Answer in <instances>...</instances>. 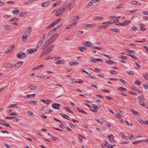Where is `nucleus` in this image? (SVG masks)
I'll return each mask as SVG.
<instances>
[{"instance_id": "nucleus-50", "label": "nucleus", "mask_w": 148, "mask_h": 148, "mask_svg": "<svg viewBox=\"0 0 148 148\" xmlns=\"http://www.w3.org/2000/svg\"><path fill=\"white\" fill-rule=\"evenodd\" d=\"M102 18H104L103 17H97L95 18H94V20H101Z\"/></svg>"}, {"instance_id": "nucleus-7", "label": "nucleus", "mask_w": 148, "mask_h": 148, "mask_svg": "<svg viewBox=\"0 0 148 148\" xmlns=\"http://www.w3.org/2000/svg\"><path fill=\"white\" fill-rule=\"evenodd\" d=\"M130 21H124L123 22L121 23H116L115 25L118 26L121 25V26H124L128 24Z\"/></svg>"}, {"instance_id": "nucleus-44", "label": "nucleus", "mask_w": 148, "mask_h": 148, "mask_svg": "<svg viewBox=\"0 0 148 148\" xmlns=\"http://www.w3.org/2000/svg\"><path fill=\"white\" fill-rule=\"evenodd\" d=\"M138 3L137 1H132L131 2V4L132 5H136Z\"/></svg>"}, {"instance_id": "nucleus-16", "label": "nucleus", "mask_w": 148, "mask_h": 148, "mask_svg": "<svg viewBox=\"0 0 148 148\" xmlns=\"http://www.w3.org/2000/svg\"><path fill=\"white\" fill-rule=\"evenodd\" d=\"M28 88H30V89L32 90H35L37 89V87L35 86L32 85H30L28 87Z\"/></svg>"}, {"instance_id": "nucleus-46", "label": "nucleus", "mask_w": 148, "mask_h": 148, "mask_svg": "<svg viewBox=\"0 0 148 148\" xmlns=\"http://www.w3.org/2000/svg\"><path fill=\"white\" fill-rule=\"evenodd\" d=\"M29 103L31 104H36L37 103V101H31L29 102Z\"/></svg>"}, {"instance_id": "nucleus-55", "label": "nucleus", "mask_w": 148, "mask_h": 148, "mask_svg": "<svg viewBox=\"0 0 148 148\" xmlns=\"http://www.w3.org/2000/svg\"><path fill=\"white\" fill-rule=\"evenodd\" d=\"M43 41H42L41 40H40V41H39L38 42V45L39 46H41V45H42V43L43 42Z\"/></svg>"}, {"instance_id": "nucleus-24", "label": "nucleus", "mask_w": 148, "mask_h": 148, "mask_svg": "<svg viewBox=\"0 0 148 148\" xmlns=\"http://www.w3.org/2000/svg\"><path fill=\"white\" fill-rule=\"evenodd\" d=\"M84 26L86 27H93L94 26V25L92 24H86V25H84Z\"/></svg>"}, {"instance_id": "nucleus-39", "label": "nucleus", "mask_w": 148, "mask_h": 148, "mask_svg": "<svg viewBox=\"0 0 148 148\" xmlns=\"http://www.w3.org/2000/svg\"><path fill=\"white\" fill-rule=\"evenodd\" d=\"M69 124L71 128H75V125L73 124L72 123L70 122L69 123Z\"/></svg>"}, {"instance_id": "nucleus-33", "label": "nucleus", "mask_w": 148, "mask_h": 148, "mask_svg": "<svg viewBox=\"0 0 148 148\" xmlns=\"http://www.w3.org/2000/svg\"><path fill=\"white\" fill-rule=\"evenodd\" d=\"M77 109L79 111L82 113H85V114H87V113L84 111H83L82 109H80V108H79L78 107H77Z\"/></svg>"}, {"instance_id": "nucleus-18", "label": "nucleus", "mask_w": 148, "mask_h": 148, "mask_svg": "<svg viewBox=\"0 0 148 148\" xmlns=\"http://www.w3.org/2000/svg\"><path fill=\"white\" fill-rule=\"evenodd\" d=\"M60 115L62 116V117L64 119H66L67 120H69V117L67 115L64 114L62 113H60Z\"/></svg>"}, {"instance_id": "nucleus-60", "label": "nucleus", "mask_w": 148, "mask_h": 148, "mask_svg": "<svg viewBox=\"0 0 148 148\" xmlns=\"http://www.w3.org/2000/svg\"><path fill=\"white\" fill-rule=\"evenodd\" d=\"M89 75L88 76V77L91 78L92 79H95L96 78V77L94 76H92L89 73L88 74Z\"/></svg>"}, {"instance_id": "nucleus-42", "label": "nucleus", "mask_w": 148, "mask_h": 148, "mask_svg": "<svg viewBox=\"0 0 148 148\" xmlns=\"http://www.w3.org/2000/svg\"><path fill=\"white\" fill-rule=\"evenodd\" d=\"M36 96V94H33L31 95H27V96L28 97H34Z\"/></svg>"}, {"instance_id": "nucleus-25", "label": "nucleus", "mask_w": 148, "mask_h": 148, "mask_svg": "<svg viewBox=\"0 0 148 148\" xmlns=\"http://www.w3.org/2000/svg\"><path fill=\"white\" fill-rule=\"evenodd\" d=\"M111 30L112 31L116 32L117 33L119 32H120V30L119 29L117 28H113V29H111Z\"/></svg>"}, {"instance_id": "nucleus-22", "label": "nucleus", "mask_w": 148, "mask_h": 148, "mask_svg": "<svg viewBox=\"0 0 148 148\" xmlns=\"http://www.w3.org/2000/svg\"><path fill=\"white\" fill-rule=\"evenodd\" d=\"M55 63L57 64H63L64 63V61L62 60H60L58 61H57Z\"/></svg>"}, {"instance_id": "nucleus-30", "label": "nucleus", "mask_w": 148, "mask_h": 148, "mask_svg": "<svg viewBox=\"0 0 148 148\" xmlns=\"http://www.w3.org/2000/svg\"><path fill=\"white\" fill-rule=\"evenodd\" d=\"M143 139L141 140H136L133 142L132 143L133 144H137L138 143H139L140 142H143Z\"/></svg>"}, {"instance_id": "nucleus-9", "label": "nucleus", "mask_w": 148, "mask_h": 148, "mask_svg": "<svg viewBox=\"0 0 148 148\" xmlns=\"http://www.w3.org/2000/svg\"><path fill=\"white\" fill-rule=\"evenodd\" d=\"M60 104L59 103H54L52 104V107L55 109H58L59 108Z\"/></svg>"}, {"instance_id": "nucleus-19", "label": "nucleus", "mask_w": 148, "mask_h": 148, "mask_svg": "<svg viewBox=\"0 0 148 148\" xmlns=\"http://www.w3.org/2000/svg\"><path fill=\"white\" fill-rule=\"evenodd\" d=\"M105 62L107 64H108L110 65H111L112 64H114L116 63L114 61L111 60L106 61H105Z\"/></svg>"}, {"instance_id": "nucleus-43", "label": "nucleus", "mask_w": 148, "mask_h": 148, "mask_svg": "<svg viewBox=\"0 0 148 148\" xmlns=\"http://www.w3.org/2000/svg\"><path fill=\"white\" fill-rule=\"evenodd\" d=\"M118 89L120 90V91H123L124 90H127L126 88H124L122 87H120L118 88Z\"/></svg>"}, {"instance_id": "nucleus-3", "label": "nucleus", "mask_w": 148, "mask_h": 148, "mask_svg": "<svg viewBox=\"0 0 148 148\" xmlns=\"http://www.w3.org/2000/svg\"><path fill=\"white\" fill-rule=\"evenodd\" d=\"M75 1H71V3H67L64 6L62 7H64L66 8V9H68L67 8L69 7L70 8L69 10H70L74 6Z\"/></svg>"}, {"instance_id": "nucleus-21", "label": "nucleus", "mask_w": 148, "mask_h": 148, "mask_svg": "<svg viewBox=\"0 0 148 148\" xmlns=\"http://www.w3.org/2000/svg\"><path fill=\"white\" fill-rule=\"evenodd\" d=\"M78 49L79 50L82 51H83L84 50H86L87 49V47H84L83 46L79 47H78Z\"/></svg>"}, {"instance_id": "nucleus-27", "label": "nucleus", "mask_w": 148, "mask_h": 148, "mask_svg": "<svg viewBox=\"0 0 148 148\" xmlns=\"http://www.w3.org/2000/svg\"><path fill=\"white\" fill-rule=\"evenodd\" d=\"M55 24L53 22L51 24H50L49 26H47V29H49V28L52 27H53L54 25Z\"/></svg>"}, {"instance_id": "nucleus-36", "label": "nucleus", "mask_w": 148, "mask_h": 148, "mask_svg": "<svg viewBox=\"0 0 148 148\" xmlns=\"http://www.w3.org/2000/svg\"><path fill=\"white\" fill-rule=\"evenodd\" d=\"M109 73L113 74H117V72L115 71L110 70L109 71Z\"/></svg>"}, {"instance_id": "nucleus-4", "label": "nucleus", "mask_w": 148, "mask_h": 148, "mask_svg": "<svg viewBox=\"0 0 148 148\" xmlns=\"http://www.w3.org/2000/svg\"><path fill=\"white\" fill-rule=\"evenodd\" d=\"M27 54L22 52L19 53L17 55V57L19 58H25Z\"/></svg>"}, {"instance_id": "nucleus-32", "label": "nucleus", "mask_w": 148, "mask_h": 148, "mask_svg": "<svg viewBox=\"0 0 148 148\" xmlns=\"http://www.w3.org/2000/svg\"><path fill=\"white\" fill-rule=\"evenodd\" d=\"M28 36H26V35H24V34L22 36V37L23 41V42H25L27 39V37Z\"/></svg>"}, {"instance_id": "nucleus-15", "label": "nucleus", "mask_w": 148, "mask_h": 148, "mask_svg": "<svg viewBox=\"0 0 148 148\" xmlns=\"http://www.w3.org/2000/svg\"><path fill=\"white\" fill-rule=\"evenodd\" d=\"M14 45H13L11 46L10 49H8V51H5V53H8L11 52L14 49L15 47Z\"/></svg>"}, {"instance_id": "nucleus-58", "label": "nucleus", "mask_w": 148, "mask_h": 148, "mask_svg": "<svg viewBox=\"0 0 148 148\" xmlns=\"http://www.w3.org/2000/svg\"><path fill=\"white\" fill-rule=\"evenodd\" d=\"M136 90L138 93L140 94H141L143 93V92L142 91L140 90L139 89H136Z\"/></svg>"}, {"instance_id": "nucleus-35", "label": "nucleus", "mask_w": 148, "mask_h": 148, "mask_svg": "<svg viewBox=\"0 0 148 148\" xmlns=\"http://www.w3.org/2000/svg\"><path fill=\"white\" fill-rule=\"evenodd\" d=\"M33 52V49H29L27 51V53L28 54L32 53Z\"/></svg>"}, {"instance_id": "nucleus-11", "label": "nucleus", "mask_w": 148, "mask_h": 148, "mask_svg": "<svg viewBox=\"0 0 148 148\" xmlns=\"http://www.w3.org/2000/svg\"><path fill=\"white\" fill-rule=\"evenodd\" d=\"M23 63V61L19 62L16 63L15 65H14V67H15V68L19 67L21 66Z\"/></svg>"}, {"instance_id": "nucleus-37", "label": "nucleus", "mask_w": 148, "mask_h": 148, "mask_svg": "<svg viewBox=\"0 0 148 148\" xmlns=\"http://www.w3.org/2000/svg\"><path fill=\"white\" fill-rule=\"evenodd\" d=\"M124 4V3H122L120 5H119L116 7V8L119 9L120 8H123V7Z\"/></svg>"}, {"instance_id": "nucleus-49", "label": "nucleus", "mask_w": 148, "mask_h": 148, "mask_svg": "<svg viewBox=\"0 0 148 148\" xmlns=\"http://www.w3.org/2000/svg\"><path fill=\"white\" fill-rule=\"evenodd\" d=\"M107 27V26L106 25H103V26H99L98 27V28L99 29H100L101 28H106V27Z\"/></svg>"}, {"instance_id": "nucleus-26", "label": "nucleus", "mask_w": 148, "mask_h": 148, "mask_svg": "<svg viewBox=\"0 0 148 148\" xmlns=\"http://www.w3.org/2000/svg\"><path fill=\"white\" fill-rule=\"evenodd\" d=\"M143 76L144 77L145 79L146 80H148V74L146 73V74H143Z\"/></svg>"}, {"instance_id": "nucleus-28", "label": "nucleus", "mask_w": 148, "mask_h": 148, "mask_svg": "<svg viewBox=\"0 0 148 148\" xmlns=\"http://www.w3.org/2000/svg\"><path fill=\"white\" fill-rule=\"evenodd\" d=\"M27 14V13L26 12H22L20 13L19 14V15L21 16H23L24 17L26 14Z\"/></svg>"}, {"instance_id": "nucleus-59", "label": "nucleus", "mask_w": 148, "mask_h": 148, "mask_svg": "<svg viewBox=\"0 0 148 148\" xmlns=\"http://www.w3.org/2000/svg\"><path fill=\"white\" fill-rule=\"evenodd\" d=\"M117 113L118 114H121V113L122 114L123 113V112L120 110L119 109H118L117 110H116Z\"/></svg>"}, {"instance_id": "nucleus-14", "label": "nucleus", "mask_w": 148, "mask_h": 148, "mask_svg": "<svg viewBox=\"0 0 148 148\" xmlns=\"http://www.w3.org/2000/svg\"><path fill=\"white\" fill-rule=\"evenodd\" d=\"M86 43L87 47H92L94 46L93 44L91 42L89 41L86 42Z\"/></svg>"}, {"instance_id": "nucleus-40", "label": "nucleus", "mask_w": 148, "mask_h": 148, "mask_svg": "<svg viewBox=\"0 0 148 148\" xmlns=\"http://www.w3.org/2000/svg\"><path fill=\"white\" fill-rule=\"evenodd\" d=\"M107 137L110 140H111L112 139L114 138V136L112 135H108Z\"/></svg>"}, {"instance_id": "nucleus-41", "label": "nucleus", "mask_w": 148, "mask_h": 148, "mask_svg": "<svg viewBox=\"0 0 148 148\" xmlns=\"http://www.w3.org/2000/svg\"><path fill=\"white\" fill-rule=\"evenodd\" d=\"M62 1H59L55 3L53 5V6H55L59 5L60 3H61Z\"/></svg>"}, {"instance_id": "nucleus-2", "label": "nucleus", "mask_w": 148, "mask_h": 148, "mask_svg": "<svg viewBox=\"0 0 148 148\" xmlns=\"http://www.w3.org/2000/svg\"><path fill=\"white\" fill-rule=\"evenodd\" d=\"M50 40L51 39L49 38L45 41L42 47V50L45 49L47 47L50 46L52 44L53 42H52V41Z\"/></svg>"}, {"instance_id": "nucleus-34", "label": "nucleus", "mask_w": 148, "mask_h": 148, "mask_svg": "<svg viewBox=\"0 0 148 148\" xmlns=\"http://www.w3.org/2000/svg\"><path fill=\"white\" fill-rule=\"evenodd\" d=\"M64 108L67 110V111L69 112L70 113L73 114V112L72 110H71L70 108L69 107H65Z\"/></svg>"}, {"instance_id": "nucleus-12", "label": "nucleus", "mask_w": 148, "mask_h": 148, "mask_svg": "<svg viewBox=\"0 0 148 148\" xmlns=\"http://www.w3.org/2000/svg\"><path fill=\"white\" fill-rule=\"evenodd\" d=\"M67 10V9H66V8L64 7H62V8H61L58 10V12H60L61 13V14H63Z\"/></svg>"}, {"instance_id": "nucleus-13", "label": "nucleus", "mask_w": 148, "mask_h": 148, "mask_svg": "<svg viewBox=\"0 0 148 148\" xmlns=\"http://www.w3.org/2000/svg\"><path fill=\"white\" fill-rule=\"evenodd\" d=\"M93 1V2H90V3H89L87 5H86L85 8L86 9H87V8H89L92 5L93 3H95L96 2H97L98 1Z\"/></svg>"}, {"instance_id": "nucleus-45", "label": "nucleus", "mask_w": 148, "mask_h": 148, "mask_svg": "<svg viewBox=\"0 0 148 148\" xmlns=\"http://www.w3.org/2000/svg\"><path fill=\"white\" fill-rule=\"evenodd\" d=\"M4 28L5 29V30H7L8 29H10L9 28V26L8 25H5L4 26Z\"/></svg>"}, {"instance_id": "nucleus-62", "label": "nucleus", "mask_w": 148, "mask_h": 148, "mask_svg": "<svg viewBox=\"0 0 148 148\" xmlns=\"http://www.w3.org/2000/svg\"><path fill=\"white\" fill-rule=\"evenodd\" d=\"M135 84L138 85H139L141 84V82H140V81H135Z\"/></svg>"}, {"instance_id": "nucleus-57", "label": "nucleus", "mask_w": 148, "mask_h": 148, "mask_svg": "<svg viewBox=\"0 0 148 148\" xmlns=\"http://www.w3.org/2000/svg\"><path fill=\"white\" fill-rule=\"evenodd\" d=\"M126 50L127 52H130L132 53H133L134 52V51L128 49H126Z\"/></svg>"}, {"instance_id": "nucleus-63", "label": "nucleus", "mask_w": 148, "mask_h": 148, "mask_svg": "<svg viewBox=\"0 0 148 148\" xmlns=\"http://www.w3.org/2000/svg\"><path fill=\"white\" fill-rule=\"evenodd\" d=\"M14 119V121H18V118L17 117H14V118H13Z\"/></svg>"}, {"instance_id": "nucleus-52", "label": "nucleus", "mask_w": 148, "mask_h": 148, "mask_svg": "<svg viewBox=\"0 0 148 148\" xmlns=\"http://www.w3.org/2000/svg\"><path fill=\"white\" fill-rule=\"evenodd\" d=\"M138 99L139 100H140V99L141 100H142V99H144V97L143 95H142L138 97Z\"/></svg>"}, {"instance_id": "nucleus-29", "label": "nucleus", "mask_w": 148, "mask_h": 148, "mask_svg": "<svg viewBox=\"0 0 148 148\" xmlns=\"http://www.w3.org/2000/svg\"><path fill=\"white\" fill-rule=\"evenodd\" d=\"M139 104L142 106H144L145 105V102L144 101H142L140 99L139 101Z\"/></svg>"}, {"instance_id": "nucleus-47", "label": "nucleus", "mask_w": 148, "mask_h": 148, "mask_svg": "<svg viewBox=\"0 0 148 148\" xmlns=\"http://www.w3.org/2000/svg\"><path fill=\"white\" fill-rule=\"evenodd\" d=\"M119 80L120 81V82H121L123 84H126V82L122 79H119Z\"/></svg>"}, {"instance_id": "nucleus-8", "label": "nucleus", "mask_w": 148, "mask_h": 148, "mask_svg": "<svg viewBox=\"0 0 148 148\" xmlns=\"http://www.w3.org/2000/svg\"><path fill=\"white\" fill-rule=\"evenodd\" d=\"M79 18V16H74L71 18L70 20V21L71 22H73L76 21L77 19Z\"/></svg>"}, {"instance_id": "nucleus-17", "label": "nucleus", "mask_w": 148, "mask_h": 148, "mask_svg": "<svg viewBox=\"0 0 148 148\" xmlns=\"http://www.w3.org/2000/svg\"><path fill=\"white\" fill-rule=\"evenodd\" d=\"M130 110L131 112L136 116L139 115V116L140 114L138 112L134 110L133 109H132V110Z\"/></svg>"}, {"instance_id": "nucleus-31", "label": "nucleus", "mask_w": 148, "mask_h": 148, "mask_svg": "<svg viewBox=\"0 0 148 148\" xmlns=\"http://www.w3.org/2000/svg\"><path fill=\"white\" fill-rule=\"evenodd\" d=\"M127 55L131 57L134 59H136L137 58V57L132 54L131 53H128V54H127Z\"/></svg>"}, {"instance_id": "nucleus-61", "label": "nucleus", "mask_w": 148, "mask_h": 148, "mask_svg": "<svg viewBox=\"0 0 148 148\" xmlns=\"http://www.w3.org/2000/svg\"><path fill=\"white\" fill-rule=\"evenodd\" d=\"M71 79L72 80V82H71L70 83H77V81H75V79Z\"/></svg>"}, {"instance_id": "nucleus-53", "label": "nucleus", "mask_w": 148, "mask_h": 148, "mask_svg": "<svg viewBox=\"0 0 148 148\" xmlns=\"http://www.w3.org/2000/svg\"><path fill=\"white\" fill-rule=\"evenodd\" d=\"M27 114H28L29 115H30V116H34V114L33 113L31 112V111H28L27 112Z\"/></svg>"}, {"instance_id": "nucleus-48", "label": "nucleus", "mask_w": 148, "mask_h": 148, "mask_svg": "<svg viewBox=\"0 0 148 148\" xmlns=\"http://www.w3.org/2000/svg\"><path fill=\"white\" fill-rule=\"evenodd\" d=\"M90 61L93 62H95L96 61V59L93 58H90Z\"/></svg>"}, {"instance_id": "nucleus-54", "label": "nucleus", "mask_w": 148, "mask_h": 148, "mask_svg": "<svg viewBox=\"0 0 148 148\" xmlns=\"http://www.w3.org/2000/svg\"><path fill=\"white\" fill-rule=\"evenodd\" d=\"M3 125L6 127H9L11 128V126L10 125V124L8 123H3Z\"/></svg>"}, {"instance_id": "nucleus-23", "label": "nucleus", "mask_w": 148, "mask_h": 148, "mask_svg": "<svg viewBox=\"0 0 148 148\" xmlns=\"http://www.w3.org/2000/svg\"><path fill=\"white\" fill-rule=\"evenodd\" d=\"M14 9H16V10H13L12 11V13L14 14H16L18 13L19 12V10L18 9L15 8Z\"/></svg>"}, {"instance_id": "nucleus-56", "label": "nucleus", "mask_w": 148, "mask_h": 148, "mask_svg": "<svg viewBox=\"0 0 148 148\" xmlns=\"http://www.w3.org/2000/svg\"><path fill=\"white\" fill-rule=\"evenodd\" d=\"M143 86L145 88L147 89L148 88V84H143Z\"/></svg>"}, {"instance_id": "nucleus-5", "label": "nucleus", "mask_w": 148, "mask_h": 148, "mask_svg": "<svg viewBox=\"0 0 148 148\" xmlns=\"http://www.w3.org/2000/svg\"><path fill=\"white\" fill-rule=\"evenodd\" d=\"M32 30L31 27H29L24 32V35L26 36H28L31 33Z\"/></svg>"}, {"instance_id": "nucleus-64", "label": "nucleus", "mask_w": 148, "mask_h": 148, "mask_svg": "<svg viewBox=\"0 0 148 148\" xmlns=\"http://www.w3.org/2000/svg\"><path fill=\"white\" fill-rule=\"evenodd\" d=\"M73 27V26H72L71 25H69L67 27H66V29H70Z\"/></svg>"}, {"instance_id": "nucleus-10", "label": "nucleus", "mask_w": 148, "mask_h": 148, "mask_svg": "<svg viewBox=\"0 0 148 148\" xmlns=\"http://www.w3.org/2000/svg\"><path fill=\"white\" fill-rule=\"evenodd\" d=\"M4 66L5 68H12L14 67V65L8 63H5L4 64Z\"/></svg>"}, {"instance_id": "nucleus-1", "label": "nucleus", "mask_w": 148, "mask_h": 148, "mask_svg": "<svg viewBox=\"0 0 148 148\" xmlns=\"http://www.w3.org/2000/svg\"><path fill=\"white\" fill-rule=\"evenodd\" d=\"M55 46V45H53L47 48H46L45 49H44V50L42 52V53L40 55V57H41L46 55L48 54L49 53L52 51L53 48Z\"/></svg>"}, {"instance_id": "nucleus-38", "label": "nucleus", "mask_w": 148, "mask_h": 148, "mask_svg": "<svg viewBox=\"0 0 148 148\" xmlns=\"http://www.w3.org/2000/svg\"><path fill=\"white\" fill-rule=\"evenodd\" d=\"M69 64H70V65L71 66L72 65H73V64H78V62H70L69 63Z\"/></svg>"}, {"instance_id": "nucleus-51", "label": "nucleus", "mask_w": 148, "mask_h": 148, "mask_svg": "<svg viewBox=\"0 0 148 148\" xmlns=\"http://www.w3.org/2000/svg\"><path fill=\"white\" fill-rule=\"evenodd\" d=\"M93 108L95 110H98L99 109V107L95 105H93Z\"/></svg>"}, {"instance_id": "nucleus-6", "label": "nucleus", "mask_w": 148, "mask_h": 148, "mask_svg": "<svg viewBox=\"0 0 148 148\" xmlns=\"http://www.w3.org/2000/svg\"><path fill=\"white\" fill-rule=\"evenodd\" d=\"M58 36L59 34H56L53 35L49 38L51 39L50 40H51L52 42H53L56 38L58 37Z\"/></svg>"}, {"instance_id": "nucleus-20", "label": "nucleus", "mask_w": 148, "mask_h": 148, "mask_svg": "<svg viewBox=\"0 0 148 148\" xmlns=\"http://www.w3.org/2000/svg\"><path fill=\"white\" fill-rule=\"evenodd\" d=\"M49 4V1H47L43 3L41 5L42 7H47Z\"/></svg>"}]
</instances>
